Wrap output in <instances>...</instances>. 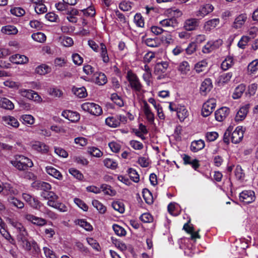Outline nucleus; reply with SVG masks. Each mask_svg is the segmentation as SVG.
<instances>
[{
    "mask_svg": "<svg viewBox=\"0 0 258 258\" xmlns=\"http://www.w3.org/2000/svg\"><path fill=\"white\" fill-rule=\"evenodd\" d=\"M23 199L33 209L39 210L42 204L37 198L32 197L30 194L24 192L22 195Z\"/></svg>",
    "mask_w": 258,
    "mask_h": 258,
    "instance_id": "423d86ee",
    "label": "nucleus"
},
{
    "mask_svg": "<svg viewBox=\"0 0 258 258\" xmlns=\"http://www.w3.org/2000/svg\"><path fill=\"white\" fill-rule=\"evenodd\" d=\"M10 61L16 64H25L29 61V58L25 55L16 54L10 57Z\"/></svg>",
    "mask_w": 258,
    "mask_h": 258,
    "instance_id": "4be33fe9",
    "label": "nucleus"
},
{
    "mask_svg": "<svg viewBox=\"0 0 258 258\" xmlns=\"http://www.w3.org/2000/svg\"><path fill=\"white\" fill-rule=\"evenodd\" d=\"M208 63L206 60H202L197 62L195 66V70L198 73L204 72L207 68Z\"/></svg>",
    "mask_w": 258,
    "mask_h": 258,
    "instance_id": "37998d69",
    "label": "nucleus"
},
{
    "mask_svg": "<svg viewBox=\"0 0 258 258\" xmlns=\"http://www.w3.org/2000/svg\"><path fill=\"white\" fill-rule=\"evenodd\" d=\"M240 201L246 204L253 202L255 200V194L252 190H244L239 195Z\"/></svg>",
    "mask_w": 258,
    "mask_h": 258,
    "instance_id": "9b49d317",
    "label": "nucleus"
},
{
    "mask_svg": "<svg viewBox=\"0 0 258 258\" xmlns=\"http://www.w3.org/2000/svg\"><path fill=\"white\" fill-rule=\"evenodd\" d=\"M213 87L212 80L209 78H207L202 82L200 88V91L202 95H206L208 92H209Z\"/></svg>",
    "mask_w": 258,
    "mask_h": 258,
    "instance_id": "dca6fc26",
    "label": "nucleus"
},
{
    "mask_svg": "<svg viewBox=\"0 0 258 258\" xmlns=\"http://www.w3.org/2000/svg\"><path fill=\"white\" fill-rule=\"evenodd\" d=\"M176 112L178 118L181 121H183L188 115V111L184 106L177 107Z\"/></svg>",
    "mask_w": 258,
    "mask_h": 258,
    "instance_id": "2f4dec72",
    "label": "nucleus"
},
{
    "mask_svg": "<svg viewBox=\"0 0 258 258\" xmlns=\"http://www.w3.org/2000/svg\"><path fill=\"white\" fill-rule=\"evenodd\" d=\"M31 37L34 41L39 43H43L46 39L44 33H32Z\"/></svg>",
    "mask_w": 258,
    "mask_h": 258,
    "instance_id": "5fc2aeb1",
    "label": "nucleus"
},
{
    "mask_svg": "<svg viewBox=\"0 0 258 258\" xmlns=\"http://www.w3.org/2000/svg\"><path fill=\"white\" fill-rule=\"evenodd\" d=\"M258 70V59H255L251 62L248 66V70L251 73H253Z\"/></svg>",
    "mask_w": 258,
    "mask_h": 258,
    "instance_id": "774afa93",
    "label": "nucleus"
},
{
    "mask_svg": "<svg viewBox=\"0 0 258 258\" xmlns=\"http://www.w3.org/2000/svg\"><path fill=\"white\" fill-rule=\"evenodd\" d=\"M48 92L49 95L55 97H61L63 95L62 91L57 88H50Z\"/></svg>",
    "mask_w": 258,
    "mask_h": 258,
    "instance_id": "e2e57ef3",
    "label": "nucleus"
},
{
    "mask_svg": "<svg viewBox=\"0 0 258 258\" xmlns=\"http://www.w3.org/2000/svg\"><path fill=\"white\" fill-rule=\"evenodd\" d=\"M100 188L101 191L102 190L104 193V194L107 195L113 196L116 194V191L112 189L111 186L106 184H102Z\"/></svg>",
    "mask_w": 258,
    "mask_h": 258,
    "instance_id": "8fccbe9b",
    "label": "nucleus"
},
{
    "mask_svg": "<svg viewBox=\"0 0 258 258\" xmlns=\"http://www.w3.org/2000/svg\"><path fill=\"white\" fill-rule=\"evenodd\" d=\"M30 27L34 29V31H39L43 27V24L38 20H32L29 22Z\"/></svg>",
    "mask_w": 258,
    "mask_h": 258,
    "instance_id": "69168bd1",
    "label": "nucleus"
},
{
    "mask_svg": "<svg viewBox=\"0 0 258 258\" xmlns=\"http://www.w3.org/2000/svg\"><path fill=\"white\" fill-rule=\"evenodd\" d=\"M18 241L21 247L25 250L30 251L33 248L36 252L39 251V246L34 240L30 241L25 236H21L19 237Z\"/></svg>",
    "mask_w": 258,
    "mask_h": 258,
    "instance_id": "39448f33",
    "label": "nucleus"
},
{
    "mask_svg": "<svg viewBox=\"0 0 258 258\" xmlns=\"http://www.w3.org/2000/svg\"><path fill=\"white\" fill-rule=\"evenodd\" d=\"M216 107V101L212 98L204 103L201 111V114L204 117L209 116L214 111Z\"/></svg>",
    "mask_w": 258,
    "mask_h": 258,
    "instance_id": "0eeeda50",
    "label": "nucleus"
},
{
    "mask_svg": "<svg viewBox=\"0 0 258 258\" xmlns=\"http://www.w3.org/2000/svg\"><path fill=\"white\" fill-rule=\"evenodd\" d=\"M75 223L88 231H91L93 229L91 225L84 219H78L75 221Z\"/></svg>",
    "mask_w": 258,
    "mask_h": 258,
    "instance_id": "49530a36",
    "label": "nucleus"
},
{
    "mask_svg": "<svg viewBox=\"0 0 258 258\" xmlns=\"http://www.w3.org/2000/svg\"><path fill=\"white\" fill-rule=\"evenodd\" d=\"M130 145L134 149L136 150H141L143 149L144 145L143 144L137 140H131L130 142Z\"/></svg>",
    "mask_w": 258,
    "mask_h": 258,
    "instance_id": "338daca9",
    "label": "nucleus"
},
{
    "mask_svg": "<svg viewBox=\"0 0 258 258\" xmlns=\"http://www.w3.org/2000/svg\"><path fill=\"white\" fill-rule=\"evenodd\" d=\"M81 108L84 111L94 116H99L102 113L101 106L94 102L84 103L81 105Z\"/></svg>",
    "mask_w": 258,
    "mask_h": 258,
    "instance_id": "20e7f679",
    "label": "nucleus"
},
{
    "mask_svg": "<svg viewBox=\"0 0 258 258\" xmlns=\"http://www.w3.org/2000/svg\"><path fill=\"white\" fill-rule=\"evenodd\" d=\"M249 107V105L246 104L239 108L235 117L236 121H242L246 117L248 111Z\"/></svg>",
    "mask_w": 258,
    "mask_h": 258,
    "instance_id": "6ab92c4d",
    "label": "nucleus"
},
{
    "mask_svg": "<svg viewBox=\"0 0 258 258\" xmlns=\"http://www.w3.org/2000/svg\"><path fill=\"white\" fill-rule=\"evenodd\" d=\"M69 173L72 175L74 177L79 180H82L84 176L82 173L78 170L72 168L69 170Z\"/></svg>",
    "mask_w": 258,
    "mask_h": 258,
    "instance_id": "0e129e2a",
    "label": "nucleus"
},
{
    "mask_svg": "<svg viewBox=\"0 0 258 258\" xmlns=\"http://www.w3.org/2000/svg\"><path fill=\"white\" fill-rule=\"evenodd\" d=\"M43 250L46 258H58L55 253L49 247H44Z\"/></svg>",
    "mask_w": 258,
    "mask_h": 258,
    "instance_id": "052dcab7",
    "label": "nucleus"
},
{
    "mask_svg": "<svg viewBox=\"0 0 258 258\" xmlns=\"http://www.w3.org/2000/svg\"><path fill=\"white\" fill-rule=\"evenodd\" d=\"M30 146L33 150L41 154H46L48 152L49 148L44 143L38 141H33L30 142Z\"/></svg>",
    "mask_w": 258,
    "mask_h": 258,
    "instance_id": "9d476101",
    "label": "nucleus"
},
{
    "mask_svg": "<svg viewBox=\"0 0 258 258\" xmlns=\"http://www.w3.org/2000/svg\"><path fill=\"white\" fill-rule=\"evenodd\" d=\"M45 170L47 174L58 180H61L63 178V176L60 171L52 166H46Z\"/></svg>",
    "mask_w": 258,
    "mask_h": 258,
    "instance_id": "5701e85b",
    "label": "nucleus"
},
{
    "mask_svg": "<svg viewBox=\"0 0 258 258\" xmlns=\"http://www.w3.org/2000/svg\"><path fill=\"white\" fill-rule=\"evenodd\" d=\"M205 147L204 141L202 140L194 141L191 142L190 145V150L193 152H197L203 149Z\"/></svg>",
    "mask_w": 258,
    "mask_h": 258,
    "instance_id": "cd10ccee",
    "label": "nucleus"
},
{
    "mask_svg": "<svg viewBox=\"0 0 258 258\" xmlns=\"http://www.w3.org/2000/svg\"><path fill=\"white\" fill-rule=\"evenodd\" d=\"M11 163L19 171H25L33 166L31 159L23 155H16Z\"/></svg>",
    "mask_w": 258,
    "mask_h": 258,
    "instance_id": "f257e3e1",
    "label": "nucleus"
},
{
    "mask_svg": "<svg viewBox=\"0 0 258 258\" xmlns=\"http://www.w3.org/2000/svg\"><path fill=\"white\" fill-rule=\"evenodd\" d=\"M50 71L51 68L45 64H42L37 67L35 70V73L40 75H45L49 73Z\"/></svg>",
    "mask_w": 258,
    "mask_h": 258,
    "instance_id": "c9c22d12",
    "label": "nucleus"
},
{
    "mask_svg": "<svg viewBox=\"0 0 258 258\" xmlns=\"http://www.w3.org/2000/svg\"><path fill=\"white\" fill-rule=\"evenodd\" d=\"M169 63L167 61L158 62L155 66V72L157 74L164 73L168 68Z\"/></svg>",
    "mask_w": 258,
    "mask_h": 258,
    "instance_id": "c756f323",
    "label": "nucleus"
},
{
    "mask_svg": "<svg viewBox=\"0 0 258 258\" xmlns=\"http://www.w3.org/2000/svg\"><path fill=\"white\" fill-rule=\"evenodd\" d=\"M32 186L36 189L42 190V191H48L51 188V186L49 183L40 181L33 182Z\"/></svg>",
    "mask_w": 258,
    "mask_h": 258,
    "instance_id": "412c9836",
    "label": "nucleus"
},
{
    "mask_svg": "<svg viewBox=\"0 0 258 258\" xmlns=\"http://www.w3.org/2000/svg\"><path fill=\"white\" fill-rule=\"evenodd\" d=\"M24 218L28 222L38 226H43L47 224V221L45 219L35 216L33 214L28 213L24 215Z\"/></svg>",
    "mask_w": 258,
    "mask_h": 258,
    "instance_id": "6e6552de",
    "label": "nucleus"
},
{
    "mask_svg": "<svg viewBox=\"0 0 258 258\" xmlns=\"http://www.w3.org/2000/svg\"><path fill=\"white\" fill-rule=\"evenodd\" d=\"M19 93L21 96L25 97L29 100H32L37 102H40L42 101L41 97L37 94V93L32 90L22 89L19 90Z\"/></svg>",
    "mask_w": 258,
    "mask_h": 258,
    "instance_id": "1a4fd4ad",
    "label": "nucleus"
},
{
    "mask_svg": "<svg viewBox=\"0 0 258 258\" xmlns=\"http://www.w3.org/2000/svg\"><path fill=\"white\" fill-rule=\"evenodd\" d=\"M134 21L138 27H143L144 26V20L140 13H137L135 15Z\"/></svg>",
    "mask_w": 258,
    "mask_h": 258,
    "instance_id": "13d9d810",
    "label": "nucleus"
},
{
    "mask_svg": "<svg viewBox=\"0 0 258 258\" xmlns=\"http://www.w3.org/2000/svg\"><path fill=\"white\" fill-rule=\"evenodd\" d=\"M40 196L45 200H49L50 199H58V197L53 191L49 190L46 191H42Z\"/></svg>",
    "mask_w": 258,
    "mask_h": 258,
    "instance_id": "6e6d98bb",
    "label": "nucleus"
},
{
    "mask_svg": "<svg viewBox=\"0 0 258 258\" xmlns=\"http://www.w3.org/2000/svg\"><path fill=\"white\" fill-rule=\"evenodd\" d=\"M199 25V21L196 19H189L186 20L184 23V27L186 31H193L196 30Z\"/></svg>",
    "mask_w": 258,
    "mask_h": 258,
    "instance_id": "b1692460",
    "label": "nucleus"
},
{
    "mask_svg": "<svg viewBox=\"0 0 258 258\" xmlns=\"http://www.w3.org/2000/svg\"><path fill=\"white\" fill-rule=\"evenodd\" d=\"M58 41L66 47L71 46L74 43L73 39L68 36H60L58 38Z\"/></svg>",
    "mask_w": 258,
    "mask_h": 258,
    "instance_id": "a19ab883",
    "label": "nucleus"
},
{
    "mask_svg": "<svg viewBox=\"0 0 258 258\" xmlns=\"http://www.w3.org/2000/svg\"><path fill=\"white\" fill-rule=\"evenodd\" d=\"M61 115L71 122H77L80 118L79 113L71 110L63 111Z\"/></svg>",
    "mask_w": 258,
    "mask_h": 258,
    "instance_id": "a211bd4d",
    "label": "nucleus"
},
{
    "mask_svg": "<svg viewBox=\"0 0 258 258\" xmlns=\"http://www.w3.org/2000/svg\"><path fill=\"white\" fill-rule=\"evenodd\" d=\"M219 23V19H213L207 21L205 25L204 29L206 31H210L213 30Z\"/></svg>",
    "mask_w": 258,
    "mask_h": 258,
    "instance_id": "f704fd0d",
    "label": "nucleus"
},
{
    "mask_svg": "<svg viewBox=\"0 0 258 258\" xmlns=\"http://www.w3.org/2000/svg\"><path fill=\"white\" fill-rule=\"evenodd\" d=\"M142 194L143 198L146 203L151 205L153 203V197L149 190L148 189H144Z\"/></svg>",
    "mask_w": 258,
    "mask_h": 258,
    "instance_id": "a18cd8bd",
    "label": "nucleus"
},
{
    "mask_svg": "<svg viewBox=\"0 0 258 258\" xmlns=\"http://www.w3.org/2000/svg\"><path fill=\"white\" fill-rule=\"evenodd\" d=\"M177 24L178 23L176 19H164L160 22V24L163 27L169 28V30H164L157 26H152L151 28V32H159V31H160L162 32H163L164 31L168 32L169 31H172L170 29V28L177 27Z\"/></svg>",
    "mask_w": 258,
    "mask_h": 258,
    "instance_id": "7ed1b4c3",
    "label": "nucleus"
},
{
    "mask_svg": "<svg viewBox=\"0 0 258 258\" xmlns=\"http://www.w3.org/2000/svg\"><path fill=\"white\" fill-rule=\"evenodd\" d=\"M142 109L147 120L150 123H153L154 121L155 115L146 101H143Z\"/></svg>",
    "mask_w": 258,
    "mask_h": 258,
    "instance_id": "ddd939ff",
    "label": "nucleus"
},
{
    "mask_svg": "<svg viewBox=\"0 0 258 258\" xmlns=\"http://www.w3.org/2000/svg\"><path fill=\"white\" fill-rule=\"evenodd\" d=\"M245 90V86L244 84H241L239 85L234 90L232 95V97L234 99H239L241 97L243 93Z\"/></svg>",
    "mask_w": 258,
    "mask_h": 258,
    "instance_id": "72a5a7b5",
    "label": "nucleus"
},
{
    "mask_svg": "<svg viewBox=\"0 0 258 258\" xmlns=\"http://www.w3.org/2000/svg\"><path fill=\"white\" fill-rule=\"evenodd\" d=\"M235 176L237 179L243 181L245 177V173L241 166L237 165L234 170Z\"/></svg>",
    "mask_w": 258,
    "mask_h": 258,
    "instance_id": "09e8293b",
    "label": "nucleus"
},
{
    "mask_svg": "<svg viewBox=\"0 0 258 258\" xmlns=\"http://www.w3.org/2000/svg\"><path fill=\"white\" fill-rule=\"evenodd\" d=\"M9 223L17 230L18 232L20 233V236H25L27 235L26 229L21 223L15 219H10Z\"/></svg>",
    "mask_w": 258,
    "mask_h": 258,
    "instance_id": "4468645a",
    "label": "nucleus"
},
{
    "mask_svg": "<svg viewBox=\"0 0 258 258\" xmlns=\"http://www.w3.org/2000/svg\"><path fill=\"white\" fill-rule=\"evenodd\" d=\"M2 121L4 122L5 124L10 125L15 128H18L20 125L17 119L10 115L3 116Z\"/></svg>",
    "mask_w": 258,
    "mask_h": 258,
    "instance_id": "aec40b11",
    "label": "nucleus"
},
{
    "mask_svg": "<svg viewBox=\"0 0 258 258\" xmlns=\"http://www.w3.org/2000/svg\"><path fill=\"white\" fill-rule=\"evenodd\" d=\"M92 205L101 214H104L106 211V207L98 200H93Z\"/></svg>",
    "mask_w": 258,
    "mask_h": 258,
    "instance_id": "3c124183",
    "label": "nucleus"
},
{
    "mask_svg": "<svg viewBox=\"0 0 258 258\" xmlns=\"http://www.w3.org/2000/svg\"><path fill=\"white\" fill-rule=\"evenodd\" d=\"M101 52L100 56L102 58L103 61L105 63H107L109 61V58L108 55L106 47L103 43L100 44Z\"/></svg>",
    "mask_w": 258,
    "mask_h": 258,
    "instance_id": "de8ad7c7",
    "label": "nucleus"
},
{
    "mask_svg": "<svg viewBox=\"0 0 258 258\" xmlns=\"http://www.w3.org/2000/svg\"><path fill=\"white\" fill-rule=\"evenodd\" d=\"M234 64L233 57L231 56H227L221 63V69L226 71L231 68Z\"/></svg>",
    "mask_w": 258,
    "mask_h": 258,
    "instance_id": "c85d7f7f",
    "label": "nucleus"
},
{
    "mask_svg": "<svg viewBox=\"0 0 258 258\" xmlns=\"http://www.w3.org/2000/svg\"><path fill=\"white\" fill-rule=\"evenodd\" d=\"M88 152L91 156L96 157H100L103 155V153L97 148L95 147H88Z\"/></svg>",
    "mask_w": 258,
    "mask_h": 258,
    "instance_id": "864d4df0",
    "label": "nucleus"
},
{
    "mask_svg": "<svg viewBox=\"0 0 258 258\" xmlns=\"http://www.w3.org/2000/svg\"><path fill=\"white\" fill-rule=\"evenodd\" d=\"M128 174L131 179L135 182H138L139 181V175L136 170L133 168L128 169Z\"/></svg>",
    "mask_w": 258,
    "mask_h": 258,
    "instance_id": "bf43d9fd",
    "label": "nucleus"
},
{
    "mask_svg": "<svg viewBox=\"0 0 258 258\" xmlns=\"http://www.w3.org/2000/svg\"><path fill=\"white\" fill-rule=\"evenodd\" d=\"M145 43L150 47H157L160 45L161 40L157 37L154 38H148L145 40Z\"/></svg>",
    "mask_w": 258,
    "mask_h": 258,
    "instance_id": "79ce46f5",
    "label": "nucleus"
},
{
    "mask_svg": "<svg viewBox=\"0 0 258 258\" xmlns=\"http://www.w3.org/2000/svg\"><path fill=\"white\" fill-rule=\"evenodd\" d=\"M229 113V109L226 107H221L216 111L215 116L216 119L218 121L224 120Z\"/></svg>",
    "mask_w": 258,
    "mask_h": 258,
    "instance_id": "f3484780",
    "label": "nucleus"
},
{
    "mask_svg": "<svg viewBox=\"0 0 258 258\" xmlns=\"http://www.w3.org/2000/svg\"><path fill=\"white\" fill-rule=\"evenodd\" d=\"M0 107L8 110H12L14 108L13 102L6 98H2L0 100Z\"/></svg>",
    "mask_w": 258,
    "mask_h": 258,
    "instance_id": "473e14b6",
    "label": "nucleus"
},
{
    "mask_svg": "<svg viewBox=\"0 0 258 258\" xmlns=\"http://www.w3.org/2000/svg\"><path fill=\"white\" fill-rule=\"evenodd\" d=\"M74 94L80 98H85L87 96L86 89L85 87L77 88L74 87L72 88Z\"/></svg>",
    "mask_w": 258,
    "mask_h": 258,
    "instance_id": "e433bc0d",
    "label": "nucleus"
},
{
    "mask_svg": "<svg viewBox=\"0 0 258 258\" xmlns=\"http://www.w3.org/2000/svg\"><path fill=\"white\" fill-rule=\"evenodd\" d=\"M112 208L120 213H123L124 212V204L121 202L115 201L112 203Z\"/></svg>",
    "mask_w": 258,
    "mask_h": 258,
    "instance_id": "4d7b16f0",
    "label": "nucleus"
},
{
    "mask_svg": "<svg viewBox=\"0 0 258 258\" xmlns=\"http://www.w3.org/2000/svg\"><path fill=\"white\" fill-rule=\"evenodd\" d=\"M4 191L7 192L8 195H10V196H15L18 194V190L13 187L11 184L9 183H5L4 184Z\"/></svg>",
    "mask_w": 258,
    "mask_h": 258,
    "instance_id": "ea45409f",
    "label": "nucleus"
},
{
    "mask_svg": "<svg viewBox=\"0 0 258 258\" xmlns=\"http://www.w3.org/2000/svg\"><path fill=\"white\" fill-rule=\"evenodd\" d=\"M117 115L109 116L105 119V123L111 127H116L119 125Z\"/></svg>",
    "mask_w": 258,
    "mask_h": 258,
    "instance_id": "7c9ffc66",
    "label": "nucleus"
},
{
    "mask_svg": "<svg viewBox=\"0 0 258 258\" xmlns=\"http://www.w3.org/2000/svg\"><path fill=\"white\" fill-rule=\"evenodd\" d=\"M11 13L17 17H21L24 15L25 13V10L20 7H16L11 9Z\"/></svg>",
    "mask_w": 258,
    "mask_h": 258,
    "instance_id": "680f3d73",
    "label": "nucleus"
},
{
    "mask_svg": "<svg viewBox=\"0 0 258 258\" xmlns=\"http://www.w3.org/2000/svg\"><path fill=\"white\" fill-rule=\"evenodd\" d=\"M126 78L129 83V86L136 93H141L143 91V86L136 74L131 71L127 72Z\"/></svg>",
    "mask_w": 258,
    "mask_h": 258,
    "instance_id": "f03ea898",
    "label": "nucleus"
},
{
    "mask_svg": "<svg viewBox=\"0 0 258 258\" xmlns=\"http://www.w3.org/2000/svg\"><path fill=\"white\" fill-rule=\"evenodd\" d=\"M21 119L23 123L32 125L35 122L34 117L30 114H24L21 116Z\"/></svg>",
    "mask_w": 258,
    "mask_h": 258,
    "instance_id": "603ef678",
    "label": "nucleus"
},
{
    "mask_svg": "<svg viewBox=\"0 0 258 258\" xmlns=\"http://www.w3.org/2000/svg\"><path fill=\"white\" fill-rule=\"evenodd\" d=\"M103 162L105 167L112 170L116 169L118 166V163L115 160L109 158L104 159Z\"/></svg>",
    "mask_w": 258,
    "mask_h": 258,
    "instance_id": "4c0bfd02",
    "label": "nucleus"
},
{
    "mask_svg": "<svg viewBox=\"0 0 258 258\" xmlns=\"http://www.w3.org/2000/svg\"><path fill=\"white\" fill-rule=\"evenodd\" d=\"M7 200L10 205L19 209H22L24 208L25 206L24 203L22 201L15 198L14 196H9Z\"/></svg>",
    "mask_w": 258,
    "mask_h": 258,
    "instance_id": "a878e982",
    "label": "nucleus"
},
{
    "mask_svg": "<svg viewBox=\"0 0 258 258\" xmlns=\"http://www.w3.org/2000/svg\"><path fill=\"white\" fill-rule=\"evenodd\" d=\"M232 76L233 74L231 72L223 74L219 76L218 82L221 84H227L230 81Z\"/></svg>",
    "mask_w": 258,
    "mask_h": 258,
    "instance_id": "c03bdc74",
    "label": "nucleus"
},
{
    "mask_svg": "<svg viewBox=\"0 0 258 258\" xmlns=\"http://www.w3.org/2000/svg\"><path fill=\"white\" fill-rule=\"evenodd\" d=\"M246 20L247 16L246 14H242L239 15L235 19V21L233 24V27L236 29L241 28L244 24Z\"/></svg>",
    "mask_w": 258,
    "mask_h": 258,
    "instance_id": "bb28decb",
    "label": "nucleus"
},
{
    "mask_svg": "<svg viewBox=\"0 0 258 258\" xmlns=\"http://www.w3.org/2000/svg\"><path fill=\"white\" fill-rule=\"evenodd\" d=\"M94 81L98 85H103L107 82L106 75L101 72H96L94 74Z\"/></svg>",
    "mask_w": 258,
    "mask_h": 258,
    "instance_id": "393cba45",
    "label": "nucleus"
},
{
    "mask_svg": "<svg viewBox=\"0 0 258 258\" xmlns=\"http://www.w3.org/2000/svg\"><path fill=\"white\" fill-rule=\"evenodd\" d=\"M213 9L214 7L212 5L210 4H206L201 7L200 9L196 12V15L199 18H203L205 16L212 12Z\"/></svg>",
    "mask_w": 258,
    "mask_h": 258,
    "instance_id": "2eb2a0df",
    "label": "nucleus"
},
{
    "mask_svg": "<svg viewBox=\"0 0 258 258\" xmlns=\"http://www.w3.org/2000/svg\"><path fill=\"white\" fill-rule=\"evenodd\" d=\"M178 70L182 75H186L190 71V66L186 61L180 62L178 67Z\"/></svg>",
    "mask_w": 258,
    "mask_h": 258,
    "instance_id": "58836bf2",
    "label": "nucleus"
},
{
    "mask_svg": "<svg viewBox=\"0 0 258 258\" xmlns=\"http://www.w3.org/2000/svg\"><path fill=\"white\" fill-rule=\"evenodd\" d=\"M244 132L242 126H237L231 134V142L234 144H238L241 142L243 137Z\"/></svg>",
    "mask_w": 258,
    "mask_h": 258,
    "instance_id": "f8f14e48",
    "label": "nucleus"
}]
</instances>
